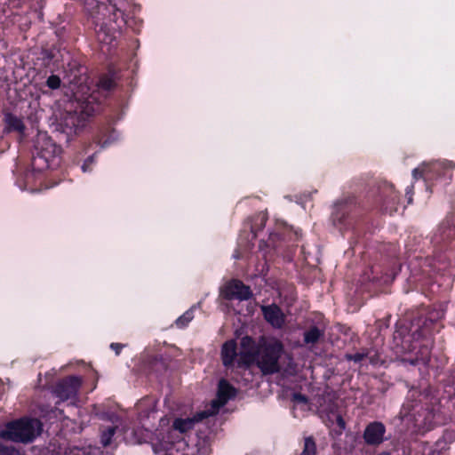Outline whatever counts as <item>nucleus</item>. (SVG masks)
Returning a JSON list of instances; mask_svg holds the SVG:
<instances>
[{
    "instance_id": "f257e3e1",
    "label": "nucleus",
    "mask_w": 455,
    "mask_h": 455,
    "mask_svg": "<svg viewBox=\"0 0 455 455\" xmlns=\"http://www.w3.org/2000/svg\"><path fill=\"white\" fill-rule=\"evenodd\" d=\"M42 431V424L36 419L22 418L8 422L0 430V438L20 443L33 442Z\"/></svg>"
},
{
    "instance_id": "f03ea898",
    "label": "nucleus",
    "mask_w": 455,
    "mask_h": 455,
    "mask_svg": "<svg viewBox=\"0 0 455 455\" xmlns=\"http://www.w3.org/2000/svg\"><path fill=\"white\" fill-rule=\"evenodd\" d=\"M221 358L226 367L251 364L255 360L254 340L248 336L242 338L239 352H237L236 343L234 340L225 342L221 349Z\"/></svg>"
},
{
    "instance_id": "7ed1b4c3",
    "label": "nucleus",
    "mask_w": 455,
    "mask_h": 455,
    "mask_svg": "<svg viewBox=\"0 0 455 455\" xmlns=\"http://www.w3.org/2000/svg\"><path fill=\"white\" fill-rule=\"evenodd\" d=\"M283 344L275 339H261L255 343V360L264 374L279 371L278 360L283 353Z\"/></svg>"
},
{
    "instance_id": "20e7f679",
    "label": "nucleus",
    "mask_w": 455,
    "mask_h": 455,
    "mask_svg": "<svg viewBox=\"0 0 455 455\" xmlns=\"http://www.w3.org/2000/svg\"><path fill=\"white\" fill-rule=\"evenodd\" d=\"M36 148V155L32 163L35 169L42 171L59 165L61 149L45 133L38 134Z\"/></svg>"
},
{
    "instance_id": "39448f33",
    "label": "nucleus",
    "mask_w": 455,
    "mask_h": 455,
    "mask_svg": "<svg viewBox=\"0 0 455 455\" xmlns=\"http://www.w3.org/2000/svg\"><path fill=\"white\" fill-rule=\"evenodd\" d=\"M235 395V389L225 379L219 382L217 398L212 401L211 408L205 410L203 417H209L216 414L220 407L224 406L229 399Z\"/></svg>"
},
{
    "instance_id": "423d86ee",
    "label": "nucleus",
    "mask_w": 455,
    "mask_h": 455,
    "mask_svg": "<svg viewBox=\"0 0 455 455\" xmlns=\"http://www.w3.org/2000/svg\"><path fill=\"white\" fill-rule=\"evenodd\" d=\"M104 0H84V7L92 15L97 12V10L103 4ZM114 9V17L116 18L115 22L117 23L118 28H122L126 23L124 16V4L122 2L115 3L114 0H108Z\"/></svg>"
},
{
    "instance_id": "0eeeda50",
    "label": "nucleus",
    "mask_w": 455,
    "mask_h": 455,
    "mask_svg": "<svg viewBox=\"0 0 455 455\" xmlns=\"http://www.w3.org/2000/svg\"><path fill=\"white\" fill-rule=\"evenodd\" d=\"M82 380L77 377H69L58 384L55 393L61 400L72 399L81 386Z\"/></svg>"
},
{
    "instance_id": "6e6552de",
    "label": "nucleus",
    "mask_w": 455,
    "mask_h": 455,
    "mask_svg": "<svg viewBox=\"0 0 455 455\" xmlns=\"http://www.w3.org/2000/svg\"><path fill=\"white\" fill-rule=\"evenodd\" d=\"M224 297L228 299H248L251 296L249 286L244 285L241 281L233 280L229 282L223 290Z\"/></svg>"
},
{
    "instance_id": "1a4fd4ad",
    "label": "nucleus",
    "mask_w": 455,
    "mask_h": 455,
    "mask_svg": "<svg viewBox=\"0 0 455 455\" xmlns=\"http://www.w3.org/2000/svg\"><path fill=\"white\" fill-rule=\"evenodd\" d=\"M264 317L275 328H281L284 323V315L276 305L262 306Z\"/></svg>"
},
{
    "instance_id": "9d476101",
    "label": "nucleus",
    "mask_w": 455,
    "mask_h": 455,
    "mask_svg": "<svg viewBox=\"0 0 455 455\" xmlns=\"http://www.w3.org/2000/svg\"><path fill=\"white\" fill-rule=\"evenodd\" d=\"M385 427L380 422H372L367 426L363 438L368 444H379L383 441Z\"/></svg>"
},
{
    "instance_id": "9b49d317",
    "label": "nucleus",
    "mask_w": 455,
    "mask_h": 455,
    "mask_svg": "<svg viewBox=\"0 0 455 455\" xmlns=\"http://www.w3.org/2000/svg\"><path fill=\"white\" fill-rule=\"evenodd\" d=\"M380 196L387 211L392 212L396 210V204L399 200L397 193L395 191L393 185L385 184L380 190Z\"/></svg>"
},
{
    "instance_id": "f8f14e48",
    "label": "nucleus",
    "mask_w": 455,
    "mask_h": 455,
    "mask_svg": "<svg viewBox=\"0 0 455 455\" xmlns=\"http://www.w3.org/2000/svg\"><path fill=\"white\" fill-rule=\"evenodd\" d=\"M204 412L205 411L198 413L194 418L176 419L173 422L172 427L175 430H178L182 434L187 433L194 427L196 422H198L205 418L202 416Z\"/></svg>"
},
{
    "instance_id": "ddd939ff",
    "label": "nucleus",
    "mask_w": 455,
    "mask_h": 455,
    "mask_svg": "<svg viewBox=\"0 0 455 455\" xmlns=\"http://www.w3.org/2000/svg\"><path fill=\"white\" fill-rule=\"evenodd\" d=\"M6 129L9 132L14 131L20 133L24 132L25 126L22 120L13 115L8 114L4 118Z\"/></svg>"
},
{
    "instance_id": "4468645a",
    "label": "nucleus",
    "mask_w": 455,
    "mask_h": 455,
    "mask_svg": "<svg viewBox=\"0 0 455 455\" xmlns=\"http://www.w3.org/2000/svg\"><path fill=\"white\" fill-rule=\"evenodd\" d=\"M292 403H293V411H294L295 417H298V414L296 412L298 410H300L303 411L309 410V404H308L307 399L303 395L294 394L293 397H292Z\"/></svg>"
},
{
    "instance_id": "2eb2a0df",
    "label": "nucleus",
    "mask_w": 455,
    "mask_h": 455,
    "mask_svg": "<svg viewBox=\"0 0 455 455\" xmlns=\"http://www.w3.org/2000/svg\"><path fill=\"white\" fill-rule=\"evenodd\" d=\"M440 166V163H434L430 164H423L419 167L414 169L413 176L415 179H418L419 177L427 176L430 172H435L439 170Z\"/></svg>"
},
{
    "instance_id": "dca6fc26",
    "label": "nucleus",
    "mask_w": 455,
    "mask_h": 455,
    "mask_svg": "<svg viewBox=\"0 0 455 455\" xmlns=\"http://www.w3.org/2000/svg\"><path fill=\"white\" fill-rule=\"evenodd\" d=\"M323 336V331L317 327H312L304 333V342L307 345L315 344Z\"/></svg>"
},
{
    "instance_id": "f3484780",
    "label": "nucleus",
    "mask_w": 455,
    "mask_h": 455,
    "mask_svg": "<svg viewBox=\"0 0 455 455\" xmlns=\"http://www.w3.org/2000/svg\"><path fill=\"white\" fill-rule=\"evenodd\" d=\"M300 455H316V444L312 437L304 439L303 450Z\"/></svg>"
},
{
    "instance_id": "a211bd4d",
    "label": "nucleus",
    "mask_w": 455,
    "mask_h": 455,
    "mask_svg": "<svg viewBox=\"0 0 455 455\" xmlns=\"http://www.w3.org/2000/svg\"><path fill=\"white\" fill-rule=\"evenodd\" d=\"M194 318L193 307L186 311L181 316H180L175 323L179 328H183L188 324V323Z\"/></svg>"
},
{
    "instance_id": "6ab92c4d",
    "label": "nucleus",
    "mask_w": 455,
    "mask_h": 455,
    "mask_svg": "<svg viewBox=\"0 0 455 455\" xmlns=\"http://www.w3.org/2000/svg\"><path fill=\"white\" fill-rule=\"evenodd\" d=\"M116 433L115 427H108L106 430L102 431L100 442L104 446H108L111 443V439Z\"/></svg>"
},
{
    "instance_id": "aec40b11",
    "label": "nucleus",
    "mask_w": 455,
    "mask_h": 455,
    "mask_svg": "<svg viewBox=\"0 0 455 455\" xmlns=\"http://www.w3.org/2000/svg\"><path fill=\"white\" fill-rule=\"evenodd\" d=\"M97 37L100 43L105 44H110L114 39V36L109 35L103 27L97 31Z\"/></svg>"
},
{
    "instance_id": "412c9836",
    "label": "nucleus",
    "mask_w": 455,
    "mask_h": 455,
    "mask_svg": "<svg viewBox=\"0 0 455 455\" xmlns=\"http://www.w3.org/2000/svg\"><path fill=\"white\" fill-rule=\"evenodd\" d=\"M98 86L103 91H110L115 86V82L112 77L104 76L100 79Z\"/></svg>"
},
{
    "instance_id": "4be33fe9",
    "label": "nucleus",
    "mask_w": 455,
    "mask_h": 455,
    "mask_svg": "<svg viewBox=\"0 0 455 455\" xmlns=\"http://www.w3.org/2000/svg\"><path fill=\"white\" fill-rule=\"evenodd\" d=\"M267 213L266 212H261L258 215L257 217V221L259 220V223H255L253 226H252V230L254 231L255 229L259 230V229H261L264 226H265V223L267 221Z\"/></svg>"
},
{
    "instance_id": "5701e85b",
    "label": "nucleus",
    "mask_w": 455,
    "mask_h": 455,
    "mask_svg": "<svg viewBox=\"0 0 455 455\" xmlns=\"http://www.w3.org/2000/svg\"><path fill=\"white\" fill-rule=\"evenodd\" d=\"M0 455H19V451L12 446L0 444Z\"/></svg>"
},
{
    "instance_id": "b1692460",
    "label": "nucleus",
    "mask_w": 455,
    "mask_h": 455,
    "mask_svg": "<svg viewBox=\"0 0 455 455\" xmlns=\"http://www.w3.org/2000/svg\"><path fill=\"white\" fill-rule=\"evenodd\" d=\"M429 360V349L427 347H424L420 350V355L417 356L416 361L417 362H422L424 363H427Z\"/></svg>"
},
{
    "instance_id": "393cba45",
    "label": "nucleus",
    "mask_w": 455,
    "mask_h": 455,
    "mask_svg": "<svg viewBox=\"0 0 455 455\" xmlns=\"http://www.w3.org/2000/svg\"><path fill=\"white\" fill-rule=\"evenodd\" d=\"M47 85L52 89H57L60 85V79L56 76H51L46 82Z\"/></svg>"
},
{
    "instance_id": "a878e982",
    "label": "nucleus",
    "mask_w": 455,
    "mask_h": 455,
    "mask_svg": "<svg viewBox=\"0 0 455 455\" xmlns=\"http://www.w3.org/2000/svg\"><path fill=\"white\" fill-rule=\"evenodd\" d=\"M369 355L368 354H363V353H356L355 355H347V358L349 360H352V361H355V362H361L363 361L365 357H368Z\"/></svg>"
},
{
    "instance_id": "bb28decb",
    "label": "nucleus",
    "mask_w": 455,
    "mask_h": 455,
    "mask_svg": "<svg viewBox=\"0 0 455 455\" xmlns=\"http://www.w3.org/2000/svg\"><path fill=\"white\" fill-rule=\"evenodd\" d=\"M332 416L335 419V420L337 421V424L339 425V427L341 429H344L345 428V421L343 420L342 417L338 413H333Z\"/></svg>"
},
{
    "instance_id": "cd10ccee",
    "label": "nucleus",
    "mask_w": 455,
    "mask_h": 455,
    "mask_svg": "<svg viewBox=\"0 0 455 455\" xmlns=\"http://www.w3.org/2000/svg\"><path fill=\"white\" fill-rule=\"evenodd\" d=\"M111 348L116 351V354L118 355L120 353V350L122 348V345L119 343H112Z\"/></svg>"
},
{
    "instance_id": "c85d7f7f",
    "label": "nucleus",
    "mask_w": 455,
    "mask_h": 455,
    "mask_svg": "<svg viewBox=\"0 0 455 455\" xmlns=\"http://www.w3.org/2000/svg\"><path fill=\"white\" fill-rule=\"evenodd\" d=\"M92 162H93V157H90V158H88V159L84 162V164H83V166H82L83 171H84V172H87V169H88L89 164H91Z\"/></svg>"
},
{
    "instance_id": "c756f323",
    "label": "nucleus",
    "mask_w": 455,
    "mask_h": 455,
    "mask_svg": "<svg viewBox=\"0 0 455 455\" xmlns=\"http://www.w3.org/2000/svg\"><path fill=\"white\" fill-rule=\"evenodd\" d=\"M30 0H23V2H29ZM32 3L30 4L31 7H37L40 6L44 0H31Z\"/></svg>"
},
{
    "instance_id": "7c9ffc66",
    "label": "nucleus",
    "mask_w": 455,
    "mask_h": 455,
    "mask_svg": "<svg viewBox=\"0 0 455 455\" xmlns=\"http://www.w3.org/2000/svg\"><path fill=\"white\" fill-rule=\"evenodd\" d=\"M32 176H33L32 174H28V175H27V178H26V182H27V184L25 185L24 189H30V188L28 187V183H29V181H30V180H31ZM31 190H33V189L31 188Z\"/></svg>"
},
{
    "instance_id": "2f4dec72",
    "label": "nucleus",
    "mask_w": 455,
    "mask_h": 455,
    "mask_svg": "<svg viewBox=\"0 0 455 455\" xmlns=\"http://www.w3.org/2000/svg\"><path fill=\"white\" fill-rule=\"evenodd\" d=\"M369 359H370V362L372 363V364H376L377 363V361L375 360V358L373 356H369Z\"/></svg>"
},
{
    "instance_id": "473e14b6",
    "label": "nucleus",
    "mask_w": 455,
    "mask_h": 455,
    "mask_svg": "<svg viewBox=\"0 0 455 455\" xmlns=\"http://www.w3.org/2000/svg\"><path fill=\"white\" fill-rule=\"evenodd\" d=\"M403 348H404V349H406V347H405L404 346H403ZM415 348H416V347H413L412 348H411L410 347H407V350L411 351V350H413V349H415Z\"/></svg>"
},
{
    "instance_id": "72a5a7b5",
    "label": "nucleus",
    "mask_w": 455,
    "mask_h": 455,
    "mask_svg": "<svg viewBox=\"0 0 455 455\" xmlns=\"http://www.w3.org/2000/svg\"><path fill=\"white\" fill-rule=\"evenodd\" d=\"M450 168H453V164L451 163L447 164Z\"/></svg>"
},
{
    "instance_id": "f704fd0d",
    "label": "nucleus",
    "mask_w": 455,
    "mask_h": 455,
    "mask_svg": "<svg viewBox=\"0 0 455 455\" xmlns=\"http://www.w3.org/2000/svg\"><path fill=\"white\" fill-rule=\"evenodd\" d=\"M405 343H408L410 342V338L408 337L405 340H404Z\"/></svg>"
},
{
    "instance_id": "c9c22d12",
    "label": "nucleus",
    "mask_w": 455,
    "mask_h": 455,
    "mask_svg": "<svg viewBox=\"0 0 455 455\" xmlns=\"http://www.w3.org/2000/svg\"><path fill=\"white\" fill-rule=\"evenodd\" d=\"M451 230L449 231V234L446 235L447 237L451 236Z\"/></svg>"
}]
</instances>
